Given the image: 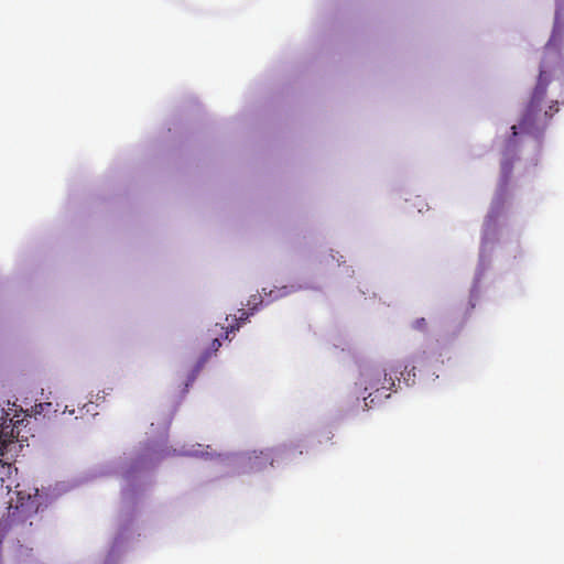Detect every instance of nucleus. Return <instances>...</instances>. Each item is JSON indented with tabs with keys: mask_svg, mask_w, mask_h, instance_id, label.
<instances>
[{
	"mask_svg": "<svg viewBox=\"0 0 564 564\" xmlns=\"http://www.w3.org/2000/svg\"><path fill=\"white\" fill-rule=\"evenodd\" d=\"M502 170H503L506 173H508V172H510V170H511V165H509V164H507V163H503V164H502Z\"/></svg>",
	"mask_w": 564,
	"mask_h": 564,
	"instance_id": "6e6552de",
	"label": "nucleus"
},
{
	"mask_svg": "<svg viewBox=\"0 0 564 564\" xmlns=\"http://www.w3.org/2000/svg\"><path fill=\"white\" fill-rule=\"evenodd\" d=\"M220 345H221V344H220L219 339H217V338H216V339H214V341H213V347H214L215 349H218V347H219Z\"/></svg>",
	"mask_w": 564,
	"mask_h": 564,
	"instance_id": "1a4fd4ad",
	"label": "nucleus"
},
{
	"mask_svg": "<svg viewBox=\"0 0 564 564\" xmlns=\"http://www.w3.org/2000/svg\"><path fill=\"white\" fill-rule=\"evenodd\" d=\"M249 317V314L245 312L243 310L240 311V316L237 318L235 316V321H246Z\"/></svg>",
	"mask_w": 564,
	"mask_h": 564,
	"instance_id": "423d86ee",
	"label": "nucleus"
},
{
	"mask_svg": "<svg viewBox=\"0 0 564 564\" xmlns=\"http://www.w3.org/2000/svg\"><path fill=\"white\" fill-rule=\"evenodd\" d=\"M248 465L251 470H261L267 468L268 466H272L274 462V451L265 449V451H253L248 454Z\"/></svg>",
	"mask_w": 564,
	"mask_h": 564,
	"instance_id": "20e7f679",
	"label": "nucleus"
},
{
	"mask_svg": "<svg viewBox=\"0 0 564 564\" xmlns=\"http://www.w3.org/2000/svg\"><path fill=\"white\" fill-rule=\"evenodd\" d=\"M20 422L21 421H17L15 424L11 425L7 424V421H3L0 424V485L8 494L11 492L14 486V494L17 495L15 505H13L12 498L9 501L8 518L11 522H23L32 514L36 513L39 509L35 496L33 497L31 494L24 495L20 489V484H15L18 469L8 462L10 458L8 456L9 447L14 445V440L18 438V435L14 434V430ZM10 423H12V420H10ZM17 434H19V432Z\"/></svg>",
	"mask_w": 564,
	"mask_h": 564,
	"instance_id": "f257e3e1",
	"label": "nucleus"
},
{
	"mask_svg": "<svg viewBox=\"0 0 564 564\" xmlns=\"http://www.w3.org/2000/svg\"><path fill=\"white\" fill-rule=\"evenodd\" d=\"M413 327L417 330H424L426 328L425 318L421 317L414 321Z\"/></svg>",
	"mask_w": 564,
	"mask_h": 564,
	"instance_id": "39448f33",
	"label": "nucleus"
},
{
	"mask_svg": "<svg viewBox=\"0 0 564 564\" xmlns=\"http://www.w3.org/2000/svg\"><path fill=\"white\" fill-rule=\"evenodd\" d=\"M551 78L544 66L540 67L536 85L531 98L525 106L518 126H512L513 135H517L519 128L522 133L541 134L547 127L553 116L558 112V101H552L547 107L544 105L547 86Z\"/></svg>",
	"mask_w": 564,
	"mask_h": 564,
	"instance_id": "f03ea898",
	"label": "nucleus"
},
{
	"mask_svg": "<svg viewBox=\"0 0 564 564\" xmlns=\"http://www.w3.org/2000/svg\"><path fill=\"white\" fill-rule=\"evenodd\" d=\"M239 326H240L239 322L236 325L230 324L229 325V332L237 330L239 328Z\"/></svg>",
	"mask_w": 564,
	"mask_h": 564,
	"instance_id": "0eeeda50",
	"label": "nucleus"
},
{
	"mask_svg": "<svg viewBox=\"0 0 564 564\" xmlns=\"http://www.w3.org/2000/svg\"><path fill=\"white\" fill-rule=\"evenodd\" d=\"M365 382V390H371V392L364 398L366 408H371L376 398L388 399L390 397L389 391L394 387L393 379L388 377L387 372L381 371L367 372Z\"/></svg>",
	"mask_w": 564,
	"mask_h": 564,
	"instance_id": "7ed1b4c3",
	"label": "nucleus"
}]
</instances>
